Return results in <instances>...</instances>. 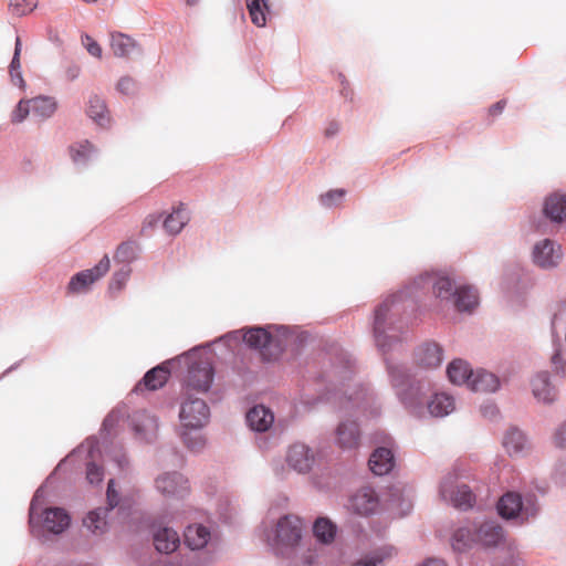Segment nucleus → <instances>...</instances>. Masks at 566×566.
<instances>
[{
  "label": "nucleus",
  "instance_id": "obj_1",
  "mask_svg": "<svg viewBox=\"0 0 566 566\" xmlns=\"http://www.w3.org/2000/svg\"><path fill=\"white\" fill-rule=\"evenodd\" d=\"M302 532L301 520L295 515H285L277 521L269 542L276 555L289 557L301 545Z\"/></svg>",
  "mask_w": 566,
  "mask_h": 566
},
{
  "label": "nucleus",
  "instance_id": "obj_2",
  "mask_svg": "<svg viewBox=\"0 0 566 566\" xmlns=\"http://www.w3.org/2000/svg\"><path fill=\"white\" fill-rule=\"evenodd\" d=\"M185 399L180 406L179 418L187 429H200L208 423L210 410L206 401L184 391Z\"/></svg>",
  "mask_w": 566,
  "mask_h": 566
},
{
  "label": "nucleus",
  "instance_id": "obj_3",
  "mask_svg": "<svg viewBox=\"0 0 566 566\" xmlns=\"http://www.w3.org/2000/svg\"><path fill=\"white\" fill-rule=\"evenodd\" d=\"M213 367L207 359H200L190 365L185 379L184 391L186 394H205L213 381Z\"/></svg>",
  "mask_w": 566,
  "mask_h": 566
},
{
  "label": "nucleus",
  "instance_id": "obj_4",
  "mask_svg": "<svg viewBox=\"0 0 566 566\" xmlns=\"http://www.w3.org/2000/svg\"><path fill=\"white\" fill-rule=\"evenodd\" d=\"M70 516L69 514L60 507H49L44 510L41 514H38L36 506L34 502L31 503L30 507V523L31 524H41L43 530L60 534L70 525Z\"/></svg>",
  "mask_w": 566,
  "mask_h": 566
},
{
  "label": "nucleus",
  "instance_id": "obj_5",
  "mask_svg": "<svg viewBox=\"0 0 566 566\" xmlns=\"http://www.w3.org/2000/svg\"><path fill=\"white\" fill-rule=\"evenodd\" d=\"M109 266V259L107 255H104L94 268L81 271L71 277L67 285V293L78 294L86 292L91 285L108 272Z\"/></svg>",
  "mask_w": 566,
  "mask_h": 566
},
{
  "label": "nucleus",
  "instance_id": "obj_6",
  "mask_svg": "<svg viewBox=\"0 0 566 566\" xmlns=\"http://www.w3.org/2000/svg\"><path fill=\"white\" fill-rule=\"evenodd\" d=\"M107 504L109 506V510L117 506L119 502V495L117 491L115 490V482L114 480L108 481L107 485ZM108 512V509H97L94 511H91L86 517L83 521L84 526L94 534H103L107 526L106 521V514Z\"/></svg>",
  "mask_w": 566,
  "mask_h": 566
},
{
  "label": "nucleus",
  "instance_id": "obj_7",
  "mask_svg": "<svg viewBox=\"0 0 566 566\" xmlns=\"http://www.w3.org/2000/svg\"><path fill=\"white\" fill-rule=\"evenodd\" d=\"M441 496L453 504V506L467 510L473 506L475 495L472 493L468 485H458L457 490L453 489V479L448 476L443 480L440 488Z\"/></svg>",
  "mask_w": 566,
  "mask_h": 566
},
{
  "label": "nucleus",
  "instance_id": "obj_8",
  "mask_svg": "<svg viewBox=\"0 0 566 566\" xmlns=\"http://www.w3.org/2000/svg\"><path fill=\"white\" fill-rule=\"evenodd\" d=\"M394 305L395 300L387 298L375 310L374 335L377 346L382 349L389 345L386 332L387 329H391L390 313Z\"/></svg>",
  "mask_w": 566,
  "mask_h": 566
},
{
  "label": "nucleus",
  "instance_id": "obj_9",
  "mask_svg": "<svg viewBox=\"0 0 566 566\" xmlns=\"http://www.w3.org/2000/svg\"><path fill=\"white\" fill-rule=\"evenodd\" d=\"M156 488L167 497L184 499L189 493L188 480L179 473H167L158 476Z\"/></svg>",
  "mask_w": 566,
  "mask_h": 566
},
{
  "label": "nucleus",
  "instance_id": "obj_10",
  "mask_svg": "<svg viewBox=\"0 0 566 566\" xmlns=\"http://www.w3.org/2000/svg\"><path fill=\"white\" fill-rule=\"evenodd\" d=\"M379 500L374 489L363 486L350 496L348 507L359 515H369L376 512Z\"/></svg>",
  "mask_w": 566,
  "mask_h": 566
},
{
  "label": "nucleus",
  "instance_id": "obj_11",
  "mask_svg": "<svg viewBox=\"0 0 566 566\" xmlns=\"http://www.w3.org/2000/svg\"><path fill=\"white\" fill-rule=\"evenodd\" d=\"M314 461V453L304 443H294L287 450L286 462L289 467L298 473L308 472L312 469Z\"/></svg>",
  "mask_w": 566,
  "mask_h": 566
},
{
  "label": "nucleus",
  "instance_id": "obj_12",
  "mask_svg": "<svg viewBox=\"0 0 566 566\" xmlns=\"http://www.w3.org/2000/svg\"><path fill=\"white\" fill-rule=\"evenodd\" d=\"M400 401L415 415H422L426 400L423 386L419 382L409 384L406 389L399 390Z\"/></svg>",
  "mask_w": 566,
  "mask_h": 566
},
{
  "label": "nucleus",
  "instance_id": "obj_13",
  "mask_svg": "<svg viewBox=\"0 0 566 566\" xmlns=\"http://www.w3.org/2000/svg\"><path fill=\"white\" fill-rule=\"evenodd\" d=\"M562 258L560 248H554V243L545 239L541 243H537L533 251L534 262L541 268H553L557 265Z\"/></svg>",
  "mask_w": 566,
  "mask_h": 566
},
{
  "label": "nucleus",
  "instance_id": "obj_14",
  "mask_svg": "<svg viewBox=\"0 0 566 566\" xmlns=\"http://www.w3.org/2000/svg\"><path fill=\"white\" fill-rule=\"evenodd\" d=\"M360 440L359 427L355 421L340 422L336 429V441L339 448L353 450L358 448Z\"/></svg>",
  "mask_w": 566,
  "mask_h": 566
},
{
  "label": "nucleus",
  "instance_id": "obj_15",
  "mask_svg": "<svg viewBox=\"0 0 566 566\" xmlns=\"http://www.w3.org/2000/svg\"><path fill=\"white\" fill-rule=\"evenodd\" d=\"M532 392L534 397L544 403H551L556 399L557 392L549 381L547 373H538L531 381Z\"/></svg>",
  "mask_w": 566,
  "mask_h": 566
},
{
  "label": "nucleus",
  "instance_id": "obj_16",
  "mask_svg": "<svg viewBox=\"0 0 566 566\" xmlns=\"http://www.w3.org/2000/svg\"><path fill=\"white\" fill-rule=\"evenodd\" d=\"M416 361L424 368L438 367L442 361V349L436 343L421 345L416 353Z\"/></svg>",
  "mask_w": 566,
  "mask_h": 566
},
{
  "label": "nucleus",
  "instance_id": "obj_17",
  "mask_svg": "<svg viewBox=\"0 0 566 566\" xmlns=\"http://www.w3.org/2000/svg\"><path fill=\"white\" fill-rule=\"evenodd\" d=\"M395 465L392 451L388 448L376 449L369 458V468L377 475L389 473Z\"/></svg>",
  "mask_w": 566,
  "mask_h": 566
},
{
  "label": "nucleus",
  "instance_id": "obj_18",
  "mask_svg": "<svg viewBox=\"0 0 566 566\" xmlns=\"http://www.w3.org/2000/svg\"><path fill=\"white\" fill-rule=\"evenodd\" d=\"M179 543L178 533L170 527H159L154 533V545L159 553L170 554L177 549Z\"/></svg>",
  "mask_w": 566,
  "mask_h": 566
},
{
  "label": "nucleus",
  "instance_id": "obj_19",
  "mask_svg": "<svg viewBox=\"0 0 566 566\" xmlns=\"http://www.w3.org/2000/svg\"><path fill=\"white\" fill-rule=\"evenodd\" d=\"M475 543L483 546L497 545L503 538V530L494 522H486L479 527L474 525Z\"/></svg>",
  "mask_w": 566,
  "mask_h": 566
},
{
  "label": "nucleus",
  "instance_id": "obj_20",
  "mask_svg": "<svg viewBox=\"0 0 566 566\" xmlns=\"http://www.w3.org/2000/svg\"><path fill=\"white\" fill-rule=\"evenodd\" d=\"M247 421L255 431H266L274 421L273 412L264 406H254L247 413Z\"/></svg>",
  "mask_w": 566,
  "mask_h": 566
},
{
  "label": "nucleus",
  "instance_id": "obj_21",
  "mask_svg": "<svg viewBox=\"0 0 566 566\" xmlns=\"http://www.w3.org/2000/svg\"><path fill=\"white\" fill-rule=\"evenodd\" d=\"M454 409V399L443 392L434 394L427 400V410L433 417H444Z\"/></svg>",
  "mask_w": 566,
  "mask_h": 566
},
{
  "label": "nucleus",
  "instance_id": "obj_22",
  "mask_svg": "<svg viewBox=\"0 0 566 566\" xmlns=\"http://www.w3.org/2000/svg\"><path fill=\"white\" fill-rule=\"evenodd\" d=\"M210 538V531L201 524L189 525L185 531V543L191 549L203 548L209 543Z\"/></svg>",
  "mask_w": 566,
  "mask_h": 566
},
{
  "label": "nucleus",
  "instance_id": "obj_23",
  "mask_svg": "<svg viewBox=\"0 0 566 566\" xmlns=\"http://www.w3.org/2000/svg\"><path fill=\"white\" fill-rule=\"evenodd\" d=\"M499 385L500 382L497 377L494 374L485 370H479L476 373H473V376L468 382V386L473 391L481 392H493L499 388Z\"/></svg>",
  "mask_w": 566,
  "mask_h": 566
},
{
  "label": "nucleus",
  "instance_id": "obj_24",
  "mask_svg": "<svg viewBox=\"0 0 566 566\" xmlns=\"http://www.w3.org/2000/svg\"><path fill=\"white\" fill-rule=\"evenodd\" d=\"M499 514L504 518H514L523 511V503L520 494L507 492L497 503Z\"/></svg>",
  "mask_w": 566,
  "mask_h": 566
},
{
  "label": "nucleus",
  "instance_id": "obj_25",
  "mask_svg": "<svg viewBox=\"0 0 566 566\" xmlns=\"http://www.w3.org/2000/svg\"><path fill=\"white\" fill-rule=\"evenodd\" d=\"M189 220V213L187 212L185 206L180 203L178 207L174 208L170 214L166 217L163 226L169 234L175 235L181 232Z\"/></svg>",
  "mask_w": 566,
  "mask_h": 566
},
{
  "label": "nucleus",
  "instance_id": "obj_26",
  "mask_svg": "<svg viewBox=\"0 0 566 566\" xmlns=\"http://www.w3.org/2000/svg\"><path fill=\"white\" fill-rule=\"evenodd\" d=\"M169 374L167 366L161 364L145 374L143 381L138 384L137 389L144 385L145 388L149 390H157L167 382Z\"/></svg>",
  "mask_w": 566,
  "mask_h": 566
},
{
  "label": "nucleus",
  "instance_id": "obj_27",
  "mask_svg": "<svg viewBox=\"0 0 566 566\" xmlns=\"http://www.w3.org/2000/svg\"><path fill=\"white\" fill-rule=\"evenodd\" d=\"M544 212L552 221L562 222L566 219V196L553 195L544 205Z\"/></svg>",
  "mask_w": 566,
  "mask_h": 566
},
{
  "label": "nucleus",
  "instance_id": "obj_28",
  "mask_svg": "<svg viewBox=\"0 0 566 566\" xmlns=\"http://www.w3.org/2000/svg\"><path fill=\"white\" fill-rule=\"evenodd\" d=\"M69 153L74 164L85 165L96 156L97 149L88 140H82L71 145Z\"/></svg>",
  "mask_w": 566,
  "mask_h": 566
},
{
  "label": "nucleus",
  "instance_id": "obj_29",
  "mask_svg": "<svg viewBox=\"0 0 566 566\" xmlns=\"http://www.w3.org/2000/svg\"><path fill=\"white\" fill-rule=\"evenodd\" d=\"M455 307L458 311L471 312L479 303L476 291L471 286H459L455 289Z\"/></svg>",
  "mask_w": 566,
  "mask_h": 566
},
{
  "label": "nucleus",
  "instance_id": "obj_30",
  "mask_svg": "<svg viewBox=\"0 0 566 566\" xmlns=\"http://www.w3.org/2000/svg\"><path fill=\"white\" fill-rule=\"evenodd\" d=\"M448 377L451 382L455 385H462L470 381L473 376V371L467 361L462 359H454L451 361L447 369Z\"/></svg>",
  "mask_w": 566,
  "mask_h": 566
},
{
  "label": "nucleus",
  "instance_id": "obj_31",
  "mask_svg": "<svg viewBox=\"0 0 566 566\" xmlns=\"http://www.w3.org/2000/svg\"><path fill=\"white\" fill-rule=\"evenodd\" d=\"M137 43L128 35L123 33H113L111 35V48L114 55L127 57L136 49Z\"/></svg>",
  "mask_w": 566,
  "mask_h": 566
},
{
  "label": "nucleus",
  "instance_id": "obj_32",
  "mask_svg": "<svg viewBox=\"0 0 566 566\" xmlns=\"http://www.w3.org/2000/svg\"><path fill=\"white\" fill-rule=\"evenodd\" d=\"M247 8L251 21L258 28L265 27L266 14L269 13V0H247Z\"/></svg>",
  "mask_w": 566,
  "mask_h": 566
},
{
  "label": "nucleus",
  "instance_id": "obj_33",
  "mask_svg": "<svg viewBox=\"0 0 566 566\" xmlns=\"http://www.w3.org/2000/svg\"><path fill=\"white\" fill-rule=\"evenodd\" d=\"M475 543L474 525L458 528L452 537V547L457 552H464Z\"/></svg>",
  "mask_w": 566,
  "mask_h": 566
},
{
  "label": "nucleus",
  "instance_id": "obj_34",
  "mask_svg": "<svg viewBox=\"0 0 566 566\" xmlns=\"http://www.w3.org/2000/svg\"><path fill=\"white\" fill-rule=\"evenodd\" d=\"M395 555L396 549L392 546H384L359 559L354 566H382L386 560L391 559Z\"/></svg>",
  "mask_w": 566,
  "mask_h": 566
},
{
  "label": "nucleus",
  "instance_id": "obj_35",
  "mask_svg": "<svg viewBox=\"0 0 566 566\" xmlns=\"http://www.w3.org/2000/svg\"><path fill=\"white\" fill-rule=\"evenodd\" d=\"M244 342L252 348L261 349L272 342V335L263 327H251L243 336Z\"/></svg>",
  "mask_w": 566,
  "mask_h": 566
},
{
  "label": "nucleus",
  "instance_id": "obj_36",
  "mask_svg": "<svg viewBox=\"0 0 566 566\" xmlns=\"http://www.w3.org/2000/svg\"><path fill=\"white\" fill-rule=\"evenodd\" d=\"M87 115L99 126H105L108 123V112L102 98L93 95L88 99Z\"/></svg>",
  "mask_w": 566,
  "mask_h": 566
},
{
  "label": "nucleus",
  "instance_id": "obj_37",
  "mask_svg": "<svg viewBox=\"0 0 566 566\" xmlns=\"http://www.w3.org/2000/svg\"><path fill=\"white\" fill-rule=\"evenodd\" d=\"M526 443L525 436L518 429H510L503 439V447L510 454L520 453Z\"/></svg>",
  "mask_w": 566,
  "mask_h": 566
},
{
  "label": "nucleus",
  "instance_id": "obj_38",
  "mask_svg": "<svg viewBox=\"0 0 566 566\" xmlns=\"http://www.w3.org/2000/svg\"><path fill=\"white\" fill-rule=\"evenodd\" d=\"M313 532L318 541L329 543L335 537L336 526L328 518L319 517L314 523Z\"/></svg>",
  "mask_w": 566,
  "mask_h": 566
},
{
  "label": "nucleus",
  "instance_id": "obj_39",
  "mask_svg": "<svg viewBox=\"0 0 566 566\" xmlns=\"http://www.w3.org/2000/svg\"><path fill=\"white\" fill-rule=\"evenodd\" d=\"M31 111L40 117H50L56 108L55 102L51 97L39 96L30 99Z\"/></svg>",
  "mask_w": 566,
  "mask_h": 566
},
{
  "label": "nucleus",
  "instance_id": "obj_40",
  "mask_svg": "<svg viewBox=\"0 0 566 566\" xmlns=\"http://www.w3.org/2000/svg\"><path fill=\"white\" fill-rule=\"evenodd\" d=\"M453 282L446 276L438 277L433 283V293L437 297L449 300L453 294Z\"/></svg>",
  "mask_w": 566,
  "mask_h": 566
},
{
  "label": "nucleus",
  "instance_id": "obj_41",
  "mask_svg": "<svg viewBox=\"0 0 566 566\" xmlns=\"http://www.w3.org/2000/svg\"><path fill=\"white\" fill-rule=\"evenodd\" d=\"M136 258V244L134 242L120 243L115 252L114 259L117 262L129 263Z\"/></svg>",
  "mask_w": 566,
  "mask_h": 566
},
{
  "label": "nucleus",
  "instance_id": "obj_42",
  "mask_svg": "<svg viewBox=\"0 0 566 566\" xmlns=\"http://www.w3.org/2000/svg\"><path fill=\"white\" fill-rule=\"evenodd\" d=\"M36 7L35 0H10L9 8L15 15H24Z\"/></svg>",
  "mask_w": 566,
  "mask_h": 566
},
{
  "label": "nucleus",
  "instance_id": "obj_43",
  "mask_svg": "<svg viewBox=\"0 0 566 566\" xmlns=\"http://www.w3.org/2000/svg\"><path fill=\"white\" fill-rule=\"evenodd\" d=\"M104 479V470L102 467L94 462L87 463L86 467V480L90 484H98Z\"/></svg>",
  "mask_w": 566,
  "mask_h": 566
},
{
  "label": "nucleus",
  "instance_id": "obj_44",
  "mask_svg": "<svg viewBox=\"0 0 566 566\" xmlns=\"http://www.w3.org/2000/svg\"><path fill=\"white\" fill-rule=\"evenodd\" d=\"M30 112H32L31 106H30V99L29 101L22 99L19 102L15 109L12 112L11 119L13 123H21L22 120H24L27 118V116L29 115Z\"/></svg>",
  "mask_w": 566,
  "mask_h": 566
},
{
  "label": "nucleus",
  "instance_id": "obj_45",
  "mask_svg": "<svg viewBox=\"0 0 566 566\" xmlns=\"http://www.w3.org/2000/svg\"><path fill=\"white\" fill-rule=\"evenodd\" d=\"M130 275V270L125 269L116 272L111 281L109 289L120 291L127 283Z\"/></svg>",
  "mask_w": 566,
  "mask_h": 566
},
{
  "label": "nucleus",
  "instance_id": "obj_46",
  "mask_svg": "<svg viewBox=\"0 0 566 566\" xmlns=\"http://www.w3.org/2000/svg\"><path fill=\"white\" fill-rule=\"evenodd\" d=\"M388 371L391 378L392 386L396 388L402 386L408 377L405 369L400 366H389Z\"/></svg>",
  "mask_w": 566,
  "mask_h": 566
},
{
  "label": "nucleus",
  "instance_id": "obj_47",
  "mask_svg": "<svg viewBox=\"0 0 566 566\" xmlns=\"http://www.w3.org/2000/svg\"><path fill=\"white\" fill-rule=\"evenodd\" d=\"M181 438L186 447L191 451H198L205 446V440L200 434L190 437L189 433L182 432Z\"/></svg>",
  "mask_w": 566,
  "mask_h": 566
},
{
  "label": "nucleus",
  "instance_id": "obj_48",
  "mask_svg": "<svg viewBox=\"0 0 566 566\" xmlns=\"http://www.w3.org/2000/svg\"><path fill=\"white\" fill-rule=\"evenodd\" d=\"M82 42L91 55L102 57V48L93 38L86 34L82 38Z\"/></svg>",
  "mask_w": 566,
  "mask_h": 566
},
{
  "label": "nucleus",
  "instance_id": "obj_49",
  "mask_svg": "<svg viewBox=\"0 0 566 566\" xmlns=\"http://www.w3.org/2000/svg\"><path fill=\"white\" fill-rule=\"evenodd\" d=\"M345 196V190L335 189L321 197V201L324 206L331 207L334 200H340Z\"/></svg>",
  "mask_w": 566,
  "mask_h": 566
},
{
  "label": "nucleus",
  "instance_id": "obj_50",
  "mask_svg": "<svg viewBox=\"0 0 566 566\" xmlns=\"http://www.w3.org/2000/svg\"><path fill=\"white\" fill-rule=\"evenodd\" d=\"M554 444L557 448L566 449V422L556 430L554 434Z\"/></svg>",
  "mask_w": 566,
  "mask_h": 566
},
{
  "label": "nucleus",
  "instance_id": "obj_51",
  "mask_svg": "<svg viewBox=\"0 0 566 566\" xmlns=\"http://www.w3.org/2000/svg\"><path fill=\"white\" fill-rule=\"evenodd\" d=\"M134 87L135 83L130 77H122L117 83V88L124 94L132 93Z\"/></svg>",
  "mask_w": 566,
  "mask_h": 566
},
{
  "label": "nucleus",
  "instance_id": "obj_52",
  "mask_svg": "<svg viewBox=\"0 0 566 566\" xmlns=\"http://www.w3.org/2000/svg\"><path fill=\"white\" fill-rule=\"evenodd\" d=\"M20 67H21L20 63H19V65H17V64L14 65L13 60L11 61L10 75H11L12 82L19 86H21L23 84V78H22V75L20 72Z\"/></svg>",
  "mask_w": 566,
  "mask_h": 566
},
{
  "label": "nucleus",
  "instance_id": "obj_53",
  "mask_svg": "<svg viewBox=\"0 0 566 566\" xmlns=\"http://www.w3.org/2000/svg\"><path fill=\"white\" fill-rule=\"evenodd\" d=\"M552 364L554 365L557 373L562 374L563 376H566V361L562 359L559 353H556L552 357Z\"/></svg>",
  "mask_w": 566,
  "mask_h": 566
},
{
  "label": "nucleus",
  "instance_id": "obj_54",
  "mask_svg": "<svg viewBox=\"0 0 566 566\" xmlns=\"http://www.w3.org/2000/svg\"><path fill=\"white\" fill-rule=\"evenodd\" d=\"M505 106H506V101L505 99L496 102L495 104H493L489 108L490 116L494 117V116H497V115L502 114V112L504 111Z\"/></svg>",
  "mask_w": 566,
  "mask_h": 566
},
{
  "label": "nucleus",
  "instance_id": "obj_55",
  "mask_svg": "<svg viewBox=\"0 0 566 566\" xmlns=\"http://www.w3.org/2000/svg\"><path fill=\"white\" fill-rule=\"evenodd\" d=\"M161 220V216L160 214H149L146 217L145 221H144V224H143V230L147 227L149 228H155L159 221Z\"/></svg>",
  "mask_w": 566,
  "mask_h": 566
},
{
  "label": "nucleus",
  "instance_id": "obj_56",
  "mask_svg": "<svg viewBox=\"0 0 566 566\" xmlns=\"http://www.w3.org/2000/svg\"><path fill=\"white\" fill-rule=\"evenodd\" d=\"M483 416L494 417L497 413V409L494 405H488L481 408Z\"/></svg>",
  "mask_w": 566,
  "mask_h": 566
},
{
  "label": "nucleus",
  "instance_id": "obj_57",
  "mask_svg": "<svg viewBox=\"0 0 566 566\" xmlns=\"http://www.w3.org/2000/svg\"><path fill=\"white\" fill-rule=\"evenodd\" d=\"M21 53V40L20 38H17L15 40V48H14V54H13V64L19 65V59Z\"/></svg>",
  "mask_w": 566,
  "mask_h": 566
},
{
  "label": "nucleus",
  "instance_id": "obj_58",
  "mask_svg": "<svg viewBox=\"0 0 566 566\" xmlns=\"http://www.w3.org/2000/svg\"><path fill=\"white\" fill-rule=\"evenodd\" d=\"M421 566H447L442 559L429 558Z\"/></svg>",
  "mask_w": 566,
  "mask_h": 566
},
{
  "label": "nucleus",
  "instance_id": "obj_59",
  "mask_svg": "<svg viewBox=\"0 0 566 566\" xmlns=\"http://www.w3.org/2000/svg\"><path fill=\"white\" fill-rule=\"evenodd\" d=\"M339 130V126L337 123H331L325 130L326 136H334Z\"/></svg>",
  "mask_w": 566,
  "mask_h": 566
},
{
  "label": "nucleus",
  "instance_id": "obj_60",
  "mask_svg": "<svg viewBox=\"0 0 566 566\" xmlns=\"http://www.w3.org/2000/svg\"><path fill=\"white\" fill-rule=\"evenodd\" d=\"M188 6H195L199 2V0H186Z\"/></svg>",
  "mask_w": 566,
  "mask_h": 566
},
{
  "label": "nucleus",
  "instance_id": "obj_61",
  "mask_svg": "<svg viewBox=\"0 0 566 566\" xmlns=\"http://www.w3.org/2000/svg\"><path fill=\"white\" fill-rule=\"evenodd\" d=\"M312 563H313L312 558L306 559V564H312Z\"/></svg>",
  "mask_w": 566,
  "mask_h": 566
}]
</instances>
